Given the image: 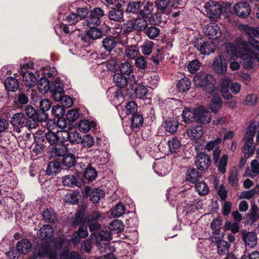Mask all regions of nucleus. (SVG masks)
Wrapping results in <instances>:
<instances>
[{"label":"nucleus","instance_id":"obj_32","mask_svg":"<svg viewBox=\"0 0 259 259\" xmlns=\"http://www.w3.org/2000/svg\"><path fill=\"white\" fill-rule=\"evenodd\" d=\"M46 142L44 141L41 136H35L34 143V147L33 148V151L36 154L40 153L44 150L46 147Z\"/></svg>","mask_w":259,"mask_h":259},{"label":"nucleus","instance_id":"obj_25","mask_svg":"<svg viewBox=\"0 0 259 259\" xmlns=\"http://www.w3.org/2000/svg\"><path fill=\"white\" fill-rule=\"evenodd\" d=\"M16 248L20 253L26 254L31 250V244L29 239H23L17 242Z\"/></svg>","mask_w":259,"mask_h":259},{"label":"nucleus","instance_id":"obj_14","mask_svg":"<svg viewBox=\"0 0 259 259\" xmlns=\"http://www.w3.org/2000/svg\"><path fill=\"white\" fill-rule=\"evenodd\" d=\"M241 234L242 235V239L246 246L253 248L256 245L257 238L255 232H247L246 230H242Z\"/></svg>","mask_w":259,"mask_h":259},{"label":"nucleus","instance_id":"obj_55","mask_svg":"<svg viewBox=\"0 0 259 259\" xmlns=\"http://www.w3.org/2000/svg\"><path fill=\"white\" fill-rule=\"evenodd\" d=\"M238 172L236 167L232 168L229 172L228 178L229 183L232 186H237L238 184Z\"/></svg>","mask_w":259,"mask_h":259},{"label":"nucleus","instance_id":"obj_49","mask_svg":"<svg viewBox=\"0 0 259 259\" xmlns=\"http://www.w3.org/2000/svg\"><path fill=\"white\" fill-rule=\"evenodd\" d=\"M139 53V49L136 46H130L125 48V55L130 59L136 58Z\"/></svg>","mask_w":259,"mask_h":259},{"label":"nucleus","instance_id":"obj_61","mask_svg":"<svg viewBox=\"0 0 259 259\" xmlns=\"http://www.w3.org/2000/svg\"><path fill=\"white\" fill-rule=\"evenodd\" d=\"M121 74L130 75L133 72V66L128 62H124L121 63L119 66Z\"/></svg>","mask_w":259,"mask_h":259},{"label":"nucleus","instance_id":"obj_12","mask_svg":"<svg viewBox=\"0 0 259 259\" xmlns=\"http://www.w3.org/2000/svg\"><path fill=\"white\" fill-rule=\"evenodd\" d=\"M50 93L53 97L54 99H58V97L64 94V85L56 76H55L53 81L51 83L50 90Z\"/></svg>","mask_w":259,"mask_h":259},{"label":"nucleus","instance_id":"obj_27","mask_svg":"<svg viewBox=\"0 0 259 259\" xmlns=\"http://www.w3.org/2000/svg\"><path fill=\"white\" fill-rule=\"evenodd\" d=\"M117 45L115 37L112 36H108L104 38L102 41V46L104 49L110 53Z\"/></svg>","mask_w":259,"mask_h":259},{"label":"nucleus","instance_id":"obj_20","mask_svg":"<svg viewBox=\"0 0 259 259\" xmlns=\"http://www.w3.org/2000/svg\"><path fill=\"white\" fill-rule=\"evenodd\" d=\"M196 113V108L191 109L188 107H185L182 114L183 121L186 123H191L195 121V117Z\"/></svg>","mask_w":259,"mask_h":259},{"label":"nucleus","instance_id":"obj_5","mask_svg":"<svg viewBox=\"0 0 259 259\" xmlns=\"http://www.w3.org/2000/svg\"><path fill=\"white\" fill-rule=\"evenodd\" d=\"M56 75V71H52L47 73V77H41L38 80L37 87L40 93L44 94L50 91L51 83Z\"/></svg>","mask_w":259,"mask_h":259},{"label":"nucleus","instance_id":"obj_46","mask_svg":"<svg viewBox=\"0 0 259 259\" xmlns=\"http://www.w3.org/2000/svg\"><path fill=\"white\" fill-rule=\"evenodd\" d=\"M232 83V80L230 77L228 76L224 77L220 80V90L221 93H227L229 92Z\"/></svg>","mask_w":259,"mask_h":259},{"label":"nucleus","instance_id":"obj_63","mask_svg":"<svg viewBox=\"0 0 259 259\" xmlns=\"http://www.w3.org/2000/svg\"><path fill=\"white\" fill-rule=\"evenodd\" d=\"M52 114L56 118L60 119L64 115L65 111L62 106H54L51 110Z\"/></svg>","mask_w":259,"mask_h":259},{"label":"nucleus","instance_id":"obj_21","mask_svg":"<svg viewBox=\"0 0 259 259\" xmlns=\"http://www.w3.org/2000/svg\"><path fill=\"white\" fill-rule=\"evenodd\" d=\"M54 230L52 226L44 225L37 233L38 237L42 240H48L53 236Z\"/></svg>","mask_w":259,"mask_h":259},{"label":"nucleus","instance_id":"obj_42","mask_svg":"<svg viewBox=\"0 0 259 259\" xmlns=\"http://www.w3.org/2000/svg\"><path fill=\"white\" fill-rule=\"evenodd\" d=\"M62 182L64 186L73 188L77 186V180L74 175H67L62 178Z\"/></svg>","mask_w":259,"mask_h":259},{"label":"nucleus","instance_id":"obj_23","mask_svg":"<svg viewBox=\"0 0 259 259\" xmlns=\"http://www.w3.org/2000/svg\"><path fill=\"white\" fill-rule=\"evenodd\" d=\"M60 132H53L48 131L44 135L41 136L45 142H48L50 145H54L57 144V142L60 139L61 134Z\"/></svg>","mask_w":259,"mask_h":259},{"label":"nucleus","instance_id":"obj_64","mask_svg":"<svg viewBox=\"0 0 259 259\" xmlns=\"http://www.w3.org/2000/svg\"><path fill=\"white\" fill-rule=\"evenodd\" d=\"M54 30L58 35L64 34H68L70 33L68 27L63 23H59L54 26Z\"/></svg>","mask_w":259,"mask_h":259},{"label":"nucleus","instance_id":"obj_57","mask_svg":"<svg viewBox=\"0 0 259 259\" xmlns=\"http://www.w3.org/2000/svg\"><path fill=\"white\" fill-rule=\"evenodd\" d=\"M125 210V208L124 205L121 203H118L115 207L111 209V214L113 217L118 218L124 213Z\"/></svg>","mask_w":259,"mask_h":259},{"label":"nucleus","instance_id":"obj_13","mask_svg":"<svg viewBox=\"0 0 259 259\" xmlns=\"http://www.w3.org/2000/svg\"><path fill=\"white\" fill-rule=\"evenodd\" d=\"M194 45L195 48L203 55H209L212 52L208 42L201 37L195 39Z\"/></svg>","mask_w":259,"mask_h":259},{"label":"nucleus","instance_id":"obj_43","mask_svg":"<svg viewBox=\"0 0 259 259\" xmlns=\"http://www.w3.org/2000/svg\"><path fill=\"white\" fill-rule=\"evenodd\" d=\"M113 80L120 88H123L127 84V78L121 73H115L113 76Z\"/></svg>","mask_w":259,"mask_h":259},{"label":"nucleus","instance_id":"obj_8","mask_svg":"<svg viewBox=\"0 0 259 259\" xmlns=\"http://www.w3.org/2000/svg\"><path fill=\"white\" fill-rule=\"evenodd\" d=\"M62 143L69 141L71 144H79L81 141V135L77 132H69L66 130L60 132Z\"/></svg>","mask_w":259,"mask_h":259},{"label":"nucleus","instance_id":"obj_7","mask_svg":"<svg viewBox=\"0 0 259 259\" xmlns=\"http://www.w3.org/2000/svg\"><path fill=\"white\" fill-rule=\"evenodd\" d=\"M100 217V214L98 211H92L84 220L89 228L90 231L92 233L100 229V225L98 222Z\"/></svg>","mask_w":259,"mask_h":259},{"label":"nucleus","instance_id":"obj_3","mask_svg":"<svg viewBox=\"0 0 259 259\" xmlns=\"http://www.w3.org/2000/svg\"><path fill=\"white\" fill-rule=\"evenodd\" d=\"M207 15L211 20H217L223 12V8L217 2L210 1L205 6Z\"/></svg>","mask_w":259,"mask_h":259},{"label":"nucleus","instance_id":"obj_6","mask_svg":"<svg viewBox=\"0 0 259 259\" xmlns=\"http://www.w3.org/2000/svg\"><path fill=\"white\" fill-rule=\"evenodd\" d=\"M241 46L244 50V53H243L242 56H241L243 60V66L244 68L248 69H250L253 68L254 64V59L252 57H249L248 56H251L250 52V47H251L249 43H247L246 41H242L240 44Z\"/></svg>","mask_w":259,"mask_h":259},{"label":"nucleus","instance_id":"obj_60","mask_svg":"<svg viewBox=\"0 0 259 259\" xmlns=\"http://www.w3.org/2000/svg\"><path fill=\"white\" fill-rule=\"evenodd\" d=\"M131 124L132 127L134 128H139L142 126L143 124V116L138 113L133 114Z\"/></svg>","mask_w":259,"mask_h":259},{"label":"nucleus","instance_id":"obj_40","mask_svg":"<svg viewBox=\"0 0 259 259\" xmlns=\"http://www.w3.org/2000/svg\"><path fill=\"white\" fill-rule=\"evenodd\" d=\"M191 85V82L190 79L185 77L179 80L177 83V87L179 92H185L189 90Z\"/></svg>","mask_w":259,"mask_h":259},{"label":"nucleus","instance_id":"obj_58","mask_svg":"<svg viewBox=\"0 0 259 259\" xmlns=\"http://www.w3.org/2000/svg\"><path fill=\"white\" fill-rule=\"evenodd\" d=\"M58 99L54 100L57 101H59L61 104H62V107L68 108L72 106L73 104V101L70 97L64 95V94H63L58 97Z\"/></svg>","mask_w":259,"mask_h":259},{"label":"nucleus","instance_id":"obj_47","mask_svg":"<svg viewBox=\"0 0 259 259\" xmlns=\"http://www.w3.org/2000/svg\"><path fill=\"white\" fill-rule=\"evenodd\" d=\"M257 123L255 121H250L249 127L245 134L244 139L253 140L254 136L256 131Z\"/></svg>","mask_w":259,"mask_h":259},{"label":"nucleus","instance_id":"obj_17","mask_svg":"<svg viewBox=\"0 0 259 259\" xmlns=\"http://www.w3.org/2000/svg\"><path fill=\"white\" fill-rule=\"evenodd\" d=\"M205 34L209 39H217L221 34L220 27L215 23H210L206 25Z\"/></svg>","mask_w":259,"mask_h":259},{"label":"nucleus","instance_id":"obj_44","mask_svg":"<svg viewBox=\"0 0 259 259\" xmlns=\"http://www.w3.org/2000/svg\"><path fill=\"white\" fill-rule=\"evenodd\" d=\"M42 216L45 222L50 223H55L56 220V215L53 210L51 208H47L42 213Z\"/></svg>","mask_w":259,"mask_h":259},{"label":"nucleus","instance_id":"obj_37","mask_svg":"<svg viewBox=\"0 0 259 259\" xmlns=\"http://www.w3.org/2000/svg\"><path fill=\"white\" fill-rule=\"evenodd\" d=\"M245 144L243 147L242 151L246 158L250 157L254 152V146L253 144V140L245 139Z\"/></svg>","mask_w":259,"mask_h":259},{"label":"nucleus","instance_id":"obj_36","mask_svg":"<svg viewBox=\"0 0 259 259\" xmlns=\"http://www.w3.org/2000/svg\"><path fill=\"white\" fill-rule=\"evenodd\" d=\"M25 117L22 113H17L13 115L11 119V123L14 126L23 125L25 121Z\"/></svg>","mask_w":259,"mask_h":259},{"label":"nucleus","instance_id":"obj_52","mask_svg":"<svg viewBox=\"0 0 259 259\" xmlns=\"http://www.w3.org/2000/svg\"><path fill=\"white\" fill-rule=\"evenodd\" d=\"M103 35V31L97 27L90 28L87 31V36L93 40L101 38Z\"/></svg>","mask_w":259,"mask_h":259},{"label":"nucleus","instance_id":"obj_4","mask_svg":"<svg viewBox=\"0 0 259 259\" xmlns=\"http://www.w3.org/2000/svg\"><path fill=\"white\" fill-rule=\"evenodd\" d=\"M104 15V11L99 8H95L90 12L89 17L85 20L86 24L90 28L97 27L101 23V19Z\"/></svg>","mask_w":259,"mask_h":259},{"label":"nucleus","instance_id":"obj_48","mask_svg":"<svg viewBox=\"0 0 259 259\" xmlns=\"http://www.w3.org/2000/svg\"><path fill=\"white\" fill-rule=\"evenodd\" d=\"M169 150L171 153H177L179 151L181 144L178 138L175 137L168 141Z\"/></svg>","mask_w":259,"mask_h":259},{"label":"nucleus","instance_id":"obj_45","mask_svg":"<svg viewBox=\"0 0 259 259\" xmlns=\"http://www.w3.org/2000/svg\"><path fill=\"white\" fill-rule=\"evenodd\" d=\"M93 236H94L95 239L98 243L102 241H109L111 238L110 234L108 231H102L97 233H96L95 232L91 234V237H92V239L93 238Z\"/></svg>","mask_w":259,"mask_h":259},{"label":"nucleus","instance_id":"obj_19","mask_svg":"<svg viewBox=\"0 0 259 259\" xmlns=\"http://www.w3.org/2000/svg\"><path fill=\"white\" fill-rule=\"evenodd\" d=\"M179 125V120L176 118L172 117L166 119L163 126L166 132L174 134L177 131Z\"/></svg>","mask_w":259,"mask_h":259},{"label":"nucleus","instance_id":"obj_51","mask_svg":"<svg viewBox=\"0 0 259 259\" xmlns=\"http://www.w3.org/2000/svg\"><path fill=\"white\" fill-rule=\"evenodd\" d=\"M82 146L90 148H91L95 144L94 138L89 134H87L81 137V141H80Z\"/></svg>","mask_w":259,"mask_h":259},{"label":"nucleus","instance_id":"obj_31","mask_svg":"<svg viewBox=\"0 0 259 259\" xmlns=\"http://www.w3.org/2000/svg\"><path fill=\"white\" fill-rule=\"evenodd\" d=\"M217 247V252L219 254L224 255L228 253L230 244L226 241L219 240L215 242Z\"/></svg>","mask_w":259,"mask_h":259},{"label":"nucleus","instance_id":"obj_33","mask_svg":"<svg viewBox=\"0 0 259 259\" xmlns=\"http://www.w3.org/2000/svg\"><path fill=\"white\" fill-rule=\"evenodd\" d=\"M61 170V166L59 162L56 161L50 162L47 165L46 169L47 174L49 175H56Z\"/></svg>","mask_w":259,"mask_h":259},{"label":"nucleus","instance_id":"obj_28","mask_svg":"<svg viewBox=\"0 0 259 259\" xmlns=\"http://www.w3.org/2000/svg\"><path fill=\"white\" fill-rule=\"evenodd\" d=\"M5 85L8 91L16 92L19 88V82L13 77H8L5 81Z\"/></svg>","mask_w":259,"mask_h":259},{"label":"nucleus","instance_id":"obj_56","mask_svg":"<svg viewBox=\"0 0 259 259\" xmlns=\"http://www.w3.org/2000/svg\"><path fill=\"white\" fill-rule=\"evenodd\" d=\"M136 96L140 99L146 98L148 90L146 86L139 84L135 91Z\"/></svg>","mask_w":259,"mask_h":259},{"label":"nucleus","instance_id":"obj_11","mask_svg":"<svg viewBox=\"0 0 259 259\" xmlns=\"http://www.w3.org/2000/svg\"><path fill=\"white\" fill-rule=\"evenodd\" d=\"M84 195L90 196V200L94 203H98L99 201L104 198L105 194L102 189L100 188H94L91 189L89 186L84 188Z\"/></svg>","mask_w":259,"mask_h":259},{"label":"nucleus","instance_id":"obj_41","mask_svg":"<svg viewBox=\"0 0 259 259\" xmlns=\"http://www.w3.org/2000/svg\"><path fill=\"white\" fill-rule=\"evenodd\" d=\"M83 169H84L83 177L88 181L92 182L96 179L97 177V172L95 168L88 166L84 167Z\"/></svg>","mask_w":259,"mask_h":259},{"label":"nucleus","instance_id":"obj_53","mask_svg":"<svg viewBox=\"0 0 259 259\" xmlns=\"http://www.w3.org/2000/svg\"><path fill=\"white\" fill-rule=\"evenodd\" d=\"M147 26V21L143 18H137L134 22V27L136 30L139 31H144Z\"/></svg>","mask_w":259,"mask_h":259},{"label":"nucleus","instance_id":"obj_54","mask_svg":"<svg viewBox=\"0 0 259 259\" xmlns=\"http://www.w3.org/2000/svg\"><path fill=\"white\" fill-rule=\"evenodd\" d=\"M195 188L199 194L201 195H206L209 192V187L204 181L196 182Z\"/></svg>","mask_w":259,"mask_h":259},{"label":"nucleus","instance_id":"obj_24","mask_svg":"<svg viewBox=\"0 0 259 259\" xmlns=\"http://www.w3.org/2000/svg\"><path fill=\"white\" fill-rule=\"evenodd\" d=\"M259 175V162L254 159L250 163V168H248L245 171V177L253 178Z\"/></svg>","mask_w":259,"mask_h":259},{"label":"nucleus","instance_id":"obj_38","mask_svg":"<svg viewBox=\"0 0 259 259\" xmlns=\"http://www.w3.org/2000/svg\"><path fill=\"white\" fill-rule=\"evenodd\" d=\"M76 163L75 157L73 154L67 153L62 159V164L67 168H71Z\"/></svg>","mask_w":259,"mask_h":259},{"label":"nucleus","instance_id":"obj_10","mask_svg":"<svg viewBox=\"0 0 259 259\" xmlns=\"http://www.w3.org/2000/svg\"><path fill=\"white\" fill-rule=\"evenodd\" d=\"M234 10L236 14L239 17L245 18L248 17L250 13L251 9L248 3L239 2L234 6Z\"/></svg>","mask_w":259,"mask_h":259},{"label":"nucleus","instance_id":"obj_34","mask_svg":"<svg viewBox=\"0 0 259 259\" xmlns=\"http://www.w3.org/2000/svg\"><path fill=\"white\" fill-rule=\"evenodd\" d=\"M124 226L121 221L115 220L112 221L109 225V229L113 234H117L121 232L124 229Z\"/></svg>","mask_w":259,"mask_h":259},{"label":"nucleus","instance_id":"obj_29","mask_svg":"<svg viewBox=\"0 0 259 259\" xmlns=\"http://www.w3.org/2000/svg\"><path fill=\"white\" fill-rule=\"evenodd\" d=\"M109 18L114 21H119L123 17V10L120 7L112 8L108 13Z\"/></svg>","mask_w":259,"mask_h":259},{"label":"nucleus","instance_id":"obj_15","mask_svg":"<svg viewBox=\"0 0 259 259\" xmlns=\"http://www.w3.org/2000/svg\"><path fill=\"white\" fill-rule=\"evenodd\" d=\"M212 67L215 72L220 75L224 74L227 69V65L225 59L220 56H218L214 59Z\"/></svg>","mask_w":259,"mask_h":259},{"label":"nucleus","instance_id":"obj_22","mask_svg":"<svg viewBox=\"0 0 259 259\" xmlns=\"http://www.w3.org/2000/svg\"><path fill=\"white\" fill-rule=\"evenodd\" d=\"M186 133L190 139L192 140H197L200 138L202 136L203 134V128L201 125L191 127L187 130Z\"/></svg>","mask_w":259,"mask_h":259},{"label":"nucleus","instance_id":"obj_1","mask_svg":"<svg viewBox=\"0 0 259 259\" xmlns=\"http://www.w3.org/2000/svg\"><path fill=\"white\" fill-rule=\"evenodd\" d=\"M193 82L196 87L207 93H211L214 91L215 79L210 74L199 72L195 75Z\"/></svg>","mask_w":259,"mask_h":259},{"label":"nucleus","instance_id":"obj_2","mask_svg":"<svg viewBox=\"0 0 259 259\" xmlns=\"http://www.w3.org/2000/svg\"><path fill=\"white\" fill-rule=\"evenodd\" d=\"M126 12L139 14L143 18H148V15L151 14V10L149 8L148 3L144 4L140 2H133L128 4Z\"/></svg>","mask_w":259,"mask_h":259},{"label":"nucleus","instance_id":"obj_50","mask_svg":"<svg viewBox=\"0 0 259 259\" xmlns=\"http://www.w3.org/2000/svg\"><path fill=\"white\" fill-rule=\"evenodd\" d=\"M145 33L150 39H154L159 36L160 30L156 26H151L147 27L144 30Z\"/></svg>","mask_w":259,"mask_h":259},{"label":"nucleus","instance_id":"obj_59","mask_svg":"<svg viewBox=\"0 0 259 259\" xmlns=\"http://www.w3.org/2000/svg\"><path fill=\"white\" fill-rule=\"evenodd\" d=\"M84 213L81 211H77L74 218V220L72 222V226L74 228L81 225H84Z\"/></svg>","mask_w":259,"mask_h":259},{"label":"nucleus","instance_id":"obj_18","mask_svg":"<svg viewBox=\"0 0 259 259\" xmlns=\"http://www.w3.org/2000/svg\"><path fill=\"white\" fill-rule=\"evenodd\" d=\"M19 72L22 77L23 81L26 85L32 87L36 84L37 79L32 72L22 69L20 70Z\"/></svg>","mask_w":259,"mask_h":259},{"label":"nucleus","instance_id":"obj_9","mask_svg":"<svg viewBox=\"0 0 259 259\" xmlns=\"http://www.w3.org/2000/svg\"><path fill=\"white\" fill-rule=\"evenodd\" d=\"M210 158L208 155L201 152L198 153L195 157V164L200 170L207 169L210 164Z\"/></svg>","mask_w":259,"mask_h":259},{"label":"nucleus","instance_id":"obj_35","mask_svg":"<svg viewBox=\"0 0 259 259\" xmlns=\"http://www.w3.org/2000/svg\"><path fill=\"white\" fill-rule=\"evenodd\" d=\"M222 100L219 96H214L210 103V110L214 113H217L222 108Z\"/></svg>","mask_w":259,"mask_h":259},{"label":"nucleus","instance_id":"obj_16","mask_svg":"<svg viewBox=\"0 0 259 259\" xmlns=\"http://www.w3.org/2000/svg\"><path fill=\"white\" fill-rule=\"evenodd\" d=\"M211 120L210 113L201 107L196 108L195 122L198 123H207Z\"/></svg>","mask_w":259,"mask_h":259},{"label":"nucleus","instance_id":"obj_62","mask_svg":"<svg viewBox=\"0 0 259 259\" xmlns=\"http://www.w3.org/2000/svg\"><path fill=\"white\" fill-rule=\"evenodd\" d=\"M225 229L226 230H230L233 234H236L239 231V226L238 223L236 222H231L227 221L225 223Z\"/></svg>","mask_w":259,"mask_h":259},{"label":"nucleus","instance_id":"obj_30","mask_svg":"<svg viewBox=\"0 0 259 259\" xmlns=\"http://www.w3.org/2000/svg\"><path fill=\"white\" fill-rule=\"evenodd\" d=\"M241 29L249 36V38H259V27H253L247 25H243L241 26Z\"/></svg>","mask_w":259,"mask_h":259},{"label":"nucleus","instance_id":"obj_39","mask_svg":"<svg viewBox=\"0 0 259 259\" xmlns=\"http://www.w3.org/2000/svg\"><path fill=\"white\" fill-rule=\"evenodd\" d=\"M200 177V172L194 168L188 170L186 175V180L193 184L196 183Z\"/></svg>","mask_w":259,"mask_h":259},{"label":"nucleus","instance_id":"obj_26","mask_svg":"<svg viewBox=\"0 0 259 259\" xmlns=\"http://www.w3.org/2000/svg\"><path fill=\"white\" fill-rule=\"evenodd\" d=\"M51 156L54 157H64L67 152V148L63 143L55 145L51 150Z\"/></svg>","mask_w":259,"mask_h":259}]
</instances>
